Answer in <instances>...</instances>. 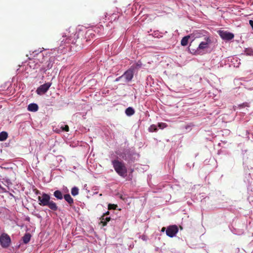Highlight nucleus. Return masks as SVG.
I'll return each mask as SVG.
<instances>
[{
	"label": "nucleus",
	"mask_w": 253,
	"mask_h": 253,
	"mask_svg": "<svg viewBox=\"0 0 253 253\" xmlns=\"http://www.w3.org/2000/svg\"><path fill=\"white\" fill-rule=\"evenodd\" d=\"M39 204L41 206H47L50 209L56 211L58 209L56 204L53 201L50 200V197L46 193H43L42 196L38 198Z\"/></svg>",
	"instance_id": "nucleus-1"
},
{
	"label": "nucleus",
	"mask_w": 253,
	"mask_h": 253,
	"mask_svg": "<svg viewBox=\"0 0 253 253\" xmlns=\"http://www.w3.org/2000/svg\"><path fill=\"white\" fill-rule=\"evenodd\" d=\"M66 36H63V40L61 41L62 43L64 42V44H68L69 45H66L67 47L68 48L69 50L72 52H76L81 48V45H79L77 43V41H75V38L72 37H68L65 39Z\"/></svg>",
	"instance_id": "nucleus-2"
},
{
	"label": "nucleus",
	"mask_w": 253,
	"mask_h": 253,
	"mask_svg": "<svg viewBox=\"0 0 253 253\" xmlns=\"http://www.w3.org/2000/svg\"><path fill=\"white\" fill-rule=\"evenodd\" d=\"M112 164L115 171L119 175L123 177L126 175L127 169L123 163L120 162L118 159H114L112 161Z\"/></svg>",
	"instance_id": "nucleus-3"
},
{
	"label": "nucleus",
	"mask_w": 253,
	"mask_h": 253,
	"mask_svg": "<svg viewBox=\"0 0 253 253\" xmlns=\"http://www.w3.org/2000/svg\"><path fill=\"white\" fill-rule=\"evenodd\" d=\"M0 244L2 248H8L11 244V239L10 236L5 233L1 234L0 236Z\"/></svg>",
	"instance_id": "nucleus-4"
},
{
	"label": "nucleus",
	"mask_w": 253,
	"mask_h": 253,
	"mask_svg": "<svg viewBox=\"0 0 253 253\" xmlns=\"http://www.w3.org/2000/svg\"><path fill=\"white\" fill-rule=\"evenodd\" d=\"M178 231V228L176 225L168 226L166 230L167 235L171 238L174 237Z\"/></svg>",
	"instance_id": "nucleus-5"
},
{
	"label": "nucleus",
	"mask_w": 253,
	"mask_h": 253,
	"mask_svg": "<svg viewBox=\"0 0 253 253\" xmlns=\"http://www.w3.org/2000/svg\"><path fill=\"white\" fill-rule=\"evenodd\" d=\"M133 71L134 70L133 69H129L122 75L123 79H124V83H126L131 81L133 77Z\"/></svg>",
	"instance_id": "nucleus-6"
},
{
	"label": "nucleus",
	"mask_w": 253,
	"mask_h": 253,
	"mask_svg": "<svg viewBox=\"0 0 253 253\" xmlns=\"http://www.w3.org/2000/svg\"><path fill=\"white\" fill-rule=\"evenodd\" d=\"M51 85V83H46L40 85L37 89V93L39 95L45 93L48 90Z\"/></svg>",
	"instance_id": "nucleus-7"
},
{
	"label": "nucleus",
	"mask_w": 253,
	"mask_h": 253,
	"mask_svg": "<svg viewBox=\"0 0 253 253\" xmlns=\"http://www.w3.org/2000/svg\"><path fill=\"white\" fill-rule=\"evenodd\" d=\"M218 34L224 40L229 41L233 39L234 34L227 31H219Z\"/></svg>",
	"instance_id": "nucleus-8"
},
{
	"label": "nucleus",
	"mask_w": 253,
	"mask_h": 253,
	"mask_svg": "<svg viewBox=\"0 0 253 253\" xmlns=\"http://www.w3.org/2000/svg\"><path fill=\"white\" fill-rule=\"evenodd\" d=\"M205 42H202L197 48V51H199L201 49H204L209 47V45L211 42V40L209 37L205 38Z\"/></svg>",
	"instance_id": "nucleus-9"
},
{
	"label": "nucleus",
	"mask_w": 253,
	"mask_h": 253,
	"mask_svg": "<svg viewBox=\"0 0 253 253\" xmlns=\"http://www.w3.org/2000/svg\"><path fill=\"white\" fill-rule=\"evenodd\" d=\"M38 105L36 103H31L28 106V110L31 112H36L38 110Z\"/></svg>",
	"instance_id": "nucleus-10"
},
{
	"label": "nucleus",
	"mask_w": 253,
	"mask_h": 253,
	"mask_svg": "<svg viewBox=\"0 0 253 253\" xmlns=\"http://www.w3.org/2000/svg\"><path fill=\"white\" fill-rule=\"evenodd\" d=\"M65 200L70 205V206H72V205L74 203V200L71 197L70 194H65L63 196Z\"/></svg>",
	"instance_id": "nucleus-11"
},
{
	"label": "nucleus",
	"mask_w": 253,
	"mask_h": 253,
	"mask_svg": "<svg viewBox=\"0 0 253 253\" xmlns=\"http://www.w3.org/2000/svg\"><path fill=\"white\" fill-rule=\"evenodd\" d=\"M53 195L58 200H62L63 198V194L59 190L55 191Z\"/></svg>",
	"instance_id": "nucleus-12"
},
{
	"label": "nucleus",
	"mask_w": 253,
	"mask_h": 253,
	"mask_svg": "<svg viewBox=\"0 0 253 253\" xmlns=\"http://www.w3.org/2000/svg\"><path fill=\"white\" fill-rule=\"evenodd\" d=\"M31 235L30 234H25L22 238L23 243L25 244H27L28 243H29L31 239Z\"/></svg>",
	"instance_id": "nucleus-13"
},
{
	"label": "nucleus",
	"mask_w": 253,
	"mask_h": 253,
	"mask_svg": "<svg viewBox=\"0 0 253 253\" xmlns=\"http://www.w3.org/2000/svg\"><path fill=\"white\" fill-rule=\"evenodd\" d=\"M8 137V133L6 131H2L0 133V141L5 140Z\"/></svg>",
	"instance_id": "nucleus-14"
},
{
	"label": "nucleus",
	"mask_w": 253,
	"mask_h": 253,
	"mask_svg": "<svg viewBox=\"0 0 253 253\" xmlns=\"http://www.w3.org/2000/svg\"><path fill=\"white\" fill-rule=\"evenodd\" d=\"M190 38V36H187L183 37L181 41V44L183 46H186L188 42V40Z\"/></svg>",
	"instance_id": "nucleus-15"
},
{
	"label": "nucleus",
	"mask_w": 253,
	"mask_h": 253,
	"mask_svg": "<svg viewBox=\"0 0 253 253\" xmlns=\"http://www.w3.org/2000/svg\"><path fill=\"white\" fill-rule=\"evenodd\" d=\"M126 114L127 116H131L134 114V110L131 107H128L126 110Z\"/></svg>",
	"instance_id": "nucleus-16"
},
{
	"label": "nucleus",
	"mask_w": 253,
	"mask_h": 253,
	"mask_svg": "<svg viewBox=\"0 0 253 253\" xmlns=\"http://www.w3.org/2000/svg\"><path fill=\"white\" fill-rule=\"evenodd\" d=\"M71 194L73 196H75L79 194V189L77 187H74L71 189Z\"/></svg>",
	"instance_id": "nucleus-17"
},
{
	"label": "nucleus",
	"mask_w": 253,
	"mask_h": 253,
	"mask_svg": "<svg viewBox=\"0 0 253 253\" xmlns=\"http://www.w3.org/2000/svg\"><path fill=\"white\" fill-rule=\"evenodd\" d=\"M53 64V61L52 59L50 58L48 61V63L46 66V70L50 69L52 68Z\"/></svg>",
	"instance_id": "nucleus-18"
},
{
	"label": "nucleus",
	"mask_w": 253,
	"mask_h": 253,
	"mask_svg": "<svg viewBox=\"0 0 253 253\" xmlns=\"http://www.w3.org/2000/svg\"><path fill=\"white\" fill-rule=\"evenodd\" d=\"M105 216L104 215H102L100 218V224H102L103 226H105L107 225L106 221L105 219Z\"/></svg>",
	"instance_id": "nucleus-19"
},
{
	"label": "nucleus",
	"mask_w": 253,
	"mask_h": 253,
	"mask_svg": "<svg viewBox=\"0 0 253 253\" xmlns=\"http://www.w3.org/2000/svg\"><path fill=\"white\" fill-rule=\"evenodd\" d=\"M149 130L150 132L157 131L158 130L157 127L156 125H152L149 128Z\"/></svg>",
	"instance_id": "nucleus-20"
},
{
	"label": "nucleus",
	"mask_w": 253,
	"mask_h": 253,
	"mask_svg": "<svg viewBox=\"0 0 253 253\" xmlns=\"http://www.w3.org/2000/svg\"><path fill=\"white\" fill-rule=\"evenodd\" d=\"M117 207V206L115 204H109L108 205V209L109 210H115Z\"/></svg>",
	"instance_id": "nucleus-21"
},
{
	"label": "nucleus",
	"mask_w": 253,
	"mask_h": 253,
	"mask_svg": "<svg viewBox=\"0 0 253 253\" xmlns=\"http://www.w3.org/2000/svg\"><path fill=\"white\" fill-rule=\"evenodd\" d=\"M158 126L160 128L163 129V128H165V127H166L167 126V125L165 123H159Z\"/></svg>",
	"instance_id": "nucleus-22"
},
{
	"label": "nucleus",
	"mask_w": 253,
	"mask_h": 253,
	"mask_svg": "<svg viewBox=\"0 0 253 253\" xmlns=\"http://www.w3.org/2000/svg\"><path fill=\"white\" fill-rule=\"evenodd\" d=\"M64 48H65V47H63L62 48V45H60V46L59 47V49H58V50H61L60 52H61V53H63L65 54V53L66 52V51H65V50H64Z\"/></svg>",
	"instance_id": "nucleus-23"
},
{
	"label": "nucleus",
	"mask_w": 253,
	"mask_h": 253,
	"mask_svg": "<svg viewBox=\"0 0 253 253\" xmlns=\"http://www.w3.org/2000/svg\"><path fill=\"white\" fill-rule=\"evenodd\" d=\"M61 128L65 131H69V127L68 125H65L64 127H61Z\"/></svg>",
	"instance_id": "nucleus-24"
},
{
	"label": "nucleus",
	"mask_w": 253,
	"mask_h": 253,
	"mask_svg": "<svg viewBox=\"0 0 253 253\" xmlns=\"http://www.w3.org/2000/svg\"><path fill=\"white\" fill-rule=\"evenodd\" d=\"M122 79H123L122 76H120L119 77L116 79L115 82H119L121 81Z\"/></svg>",
	"instance_id": "nucleus-25"
},
{
	"label": "nucleus",
	"mask_w": 253,
	"mask_h": 253,
	"mask_svg": "<svg viewBox=\"0 0 253 253\" xmlns=\"http://www.w3.org/2000/svg\"><path fill=\"white\" fill-rule=\"evenodd\" d=\"M249 24L251 25V26L252 27V29H253V20H250L249 21Z\"/></svg>",
	"instance_id": "nucleus-26"
},
{
	"label": "nucleus",
	"mask_w": 253,
	"mask_h": 253,
	"mask_svg": "<svg viewBox=\"0 0 253 253\" xmlns=\"http://www.w3.org/2000/svg\"><path fill=\"white\" fill-rule=\"evenodd\" d=\"M34 191H35V194H37V195H38V194H41V193H40V191H39V190H38V189H34Z\"/></svg>",
	"instance_id": "nucleus-27"
},
{
	"label": "nucleus",
	"mask_w": 253,
	"mask_h": 253,
	"mask_svg": "<svg viewBox=\"0 0 253 253\" xmlns=\"http://www.w3.org/2000/svg\"><path fill=\"white\" fill-rule=\"evenodd\" d=\"M105 219L106 220V223H107V222L110 220L111 218L110 217H106V216H105Z\"/></svg>",
	"instance_id": "nucleus-28"
},
{
	"label": "nucleus",
	"mask_w": 253,
	"mask_h": 253,
	"mask_svg": "<svg viewBox=\"0 0 253 253\" xmlns=\"http://www.w3.org/2000/svg\"><path fill=\"white\" fill-rule=\"evenodd\" d=\"M109 214V211H107L106 213H104L102 215H104L106 216L107 215H108Z\"/></svg>",
	"instance_id": "nucleus-29"
},
{
	"label": "nucleus",
	"mask_w": 253,
	"mask_h": 253,
	"mask_svg": "<svg viewBox=\"0 0 253 253\" xmlns=\"http://www.w3.org/2000/svg\"><path fill=\"white\" fill-rule=\"evenodd\" d=\"M165 230H166V228L164 227H163V228H162V229H161V231H162V232H164V231H165Z\"/></svg>",
	"instance_id": "nucleus-30"
},
{
	"label": "nucleus",
	"mask_w": 253,
	"mask_h": 253,
	"mask_svg": "<svg viewBox=\"0 0 253 253\" xmlns=\"http://www.w3.org/2000/svg\"><path fill=\"white\" fill-rule=\"evenodd\" d=\"M91 30H88L87 32H86V34H91Z\"/></svg>",
	"instance_id": "nucleus-31"
},
{
	"label": "nucleus",
	"mask_w": 253,
	"mask_h": 253,
	"mask_svg": "<svg viewBox=\"0 0 253 253\" xmlns=\"http://www.w3.org/2000/svg\"><path fill=\"white\" fill-rule=\"evenodd\" d=\"M189 127H190V126H187L185 127V128H186V129H188V128H189Z\"/></svg>",
	"instance_id": "nucleus-32"
}]
</instances>
